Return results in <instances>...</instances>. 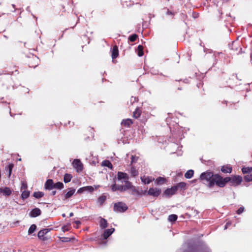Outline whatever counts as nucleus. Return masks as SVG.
<instances>
[{
    "instance_id": "1",
    "label": "nucleus",
    "mask_w": 252,
    "mask_h": 252,
    "mask_svg": "<svg viewBox=\"0 0 252 252\" xmlns=\"http://www.w3.org/2000/svg\"><path fill=\"white\" fill-rule=\"evenodd\" d=\"M183 252H210V250L203 242L190 240L184 246Z\"/></svg>"
},
{
    "instance_id": "2",
    "label": "nucleus",
    "mask_w": 252,
    "mask_h": 252,
    "mask_svg": "<svg viewBox=\"0 0 252 252\" xmlns=\"http://www.w3.org/2000/svg\"><path fill=\"white\" fill-rule=\"evenodd\" d=\"M221 177V176L219 174H214L212 172L206 171L201 174L200 179L208 182L209 188H213L215 185L220 188Z\"/></svg>"
},
{
    "instance_id": "3",
    "label": "nucleus",
    "mask_w": 252,
    "mask_h": 252,
    "mask_svg": "<svg viewBox=\"0 0 252 252\" xmlns=\"http://www.w3.org/2000/svg\"><path fill=\"white\" fill-rule=\"evenodd\" d=\"M242 182L243 178L239 175H232L230 177H225L224 178L221 176L220 188H223L225 187L227 184L235 187L240 185Z\"/></svg>"
},
{
    "instance_id": "4",
    "label": "nucleus",
    "mask_w": 252,
    "mask_h": 252,
    "mask_svg": "<svg viewBox=\"0 0 252 252\" xmlns=\"http://www.w3.org/2000/svg\"><path fill=\"white\" fill-rule=\"evenodd\" d=\"M129 193L133 196V198H136L137 197L143 195H149L157 197L160 193V190H129Z\"/></svg>"
},
{
    "instance_id": "5",
    "label": "nucleus",
    "mask_w": 252,
    "mask_h": 252,
    "mask_svg": "<svg viewBox=\"0 0 252 252\" xmlns=\"http://www.w3.org/2000/svg\"><path fill=\"white\" fill-rule=\"evenodd\" d=\"M63 188V184L62 182L54 183L53 180L48 179L45 184V189H62Z\"/></svg>"
},
{
    "instance_id": "6",
    "label": "nucleus",
    "mask_w": 252,
    "mask_h": 252,
    "mask_svg": "<svg viewBox=\"0 0 252 252\" xmlns=\"http://www.w3.org/2000/svg\"><path fill=\"white\" fill-rule=\"evenodd\" d=\"M117 179L118 180H124L126 184V189H132L133 186L131 184L128 182L129 177L126 173L119 171L117 173Z\"/></svg>"
},
{
    "instance_id": "7",
    "label": "nucleus",
    "mask_w": 252,
    "mask_h": 252,
    "mask_svg": "<svg viewBox=\"0 0 252 252\" xmlns=\"http://www.w3.org/2000/svg\"><path fill=\"white\" fill-rule=\"evenodd\" d=\"M128 209L126 204L123 202H118L114 204L113 210L116 212L123 213Z\"/></svg>"
},
{
    "instance_id": "8",
    "label": "nucleus",
    "mask_w": 252,
    "mask_h": 252,
    "mask_svg": "<svg viewBox=\"0 0 252 252\" xmlns=\"http://www.w3.org/2000/svg\"><path fill=\"white\" fill-rule=\"evenodd\" d=\"M73 166L76 169V171L81 172L83 169V165L79 159H75L73 161Z\"/></svg>"
},
{
    "instance_id": "9",
    "label": "nucleus",
    "mask_w": 252,
    "mask_h": 252,
    "mask_svg": "<svg viewBox=\"0 0 252 252\" xmlns=\"http://www.w3.org/2000/svg\"><path fill=\"white\" fill-rule=\"evenodd\" d=\"M155 181V185L156 186H162L167 184L168 182V179L163 177H158Z\"/></svg>"
},
{
    "instance_id": "10",
    "label": "nucleus",
    "mask_w": 252,
    "mask_h": 252,
    "mask_svg": "<svg viewBox=\"0 0 252 252\" xmlns=\"http://www.w3.org/2000/svg\"><path fill=\"white\" fill-rule=\"evenodd\" d=\"M50 231V229L48 228H45L42 230H40L38 234H37V237L38 238L42 240H46V237H45V235L49 232Z\"/></svg>"
},
{
    "instance_id": "11",
    "label": "nucleus",
    "mask_w": 252,
    "mask_h": 252,
    "mask_svg": "<svg viewBox=\"0 0 252 252\" xmlns=\"http://www.w3.org/2000/svg\"><path fill=\"white\" fill-rule=\"evenodd\" d=\"M141 181L144 184H149L155 180V178L152 176H143L141 177Z\"/></svg>"
},
{
    "instance_id": "12",
    "label": "nucleus",
    "mask_w": 252,
    "mask_h": 252,
    "mask_svg": "<svg viewBox=\"0 0 252 252\" xmlns=\"http://www.w3.org/2000/svg\"><path fill=\"white\" fill-rule=\"evenodd\" d=\"M220 171L225 174L231 173L232 171V167L230 165H225L221 167Z\"/></svg>"
},
{
    "instance_id": "13",
    "label": "nucleus",
    "mask_w": 252,
    "mask_h": 252,
    "mask_svg": "<svg viewBox=\"0 0 252 252\" xmlns=\"http://www.w3.org/2000/svg\"><path fill=\"white\" fill-rule=\"evenodd\" d=\"M41 211L39 208H35L32 209L30 213L31 217L35 218L40 215Z\"/></svg>"
},
{
    "instance_id": "14",
    "label": "nucleus",
    "mask_w": 252,
    "mask_h": 252,
    "mask_svg": "<svg viewBox=\"0 0 252 252\" xmlns=\"http://www.w3.org/2000/svg\"><path fill=\"white\" fill-rule=\"evenodd\" d=\"M115 229L114 228H112L110 229H108L105 230L104 231V233L102 235V237L103 239H107L114 231Z\"/></svg>"
},
{
    "instance_id": "15",
    "label": "nucleus",
    "mask_w": 252,
    "mask_h": 252,
    "mask_svg": "<svg viewBox=\"0 0 252 252\" xmlns=\"http://www.w3.org/2000/svg\"><path fill=\"white\" fill-rule=\"evenodd\" d=\"M14 167V164L12 163H8V164L7 166L5 168V171L7 173V176L8 177H10L12 169Z\"/></svg>"
},
{
    "instance_id": "16",
    "label": "nucleus",
    "mask_w": 252,
    "mask_h": 252,
    "mask_svg": "<svg viewBox=\"0 0 252 252\" xmlns=\"http://www.w3.org/2000/svg\"><path fill=\"white\" fill-rule=\"evenodd\" d=\"M119 56V50L118 47L117 45H115L113 46L112 50L111 57L113 59H115L117 58Z\"/></svg>"
},
{
    "instance_id": "17",
    "label": "nucleus",
    "mask_w": 252,
    "mask_h": 252,
    "mask_svg": "<svg viewBox=\"0 0 252 252\" xmlns=\"http://www.w3.org/2000/svg\"><path fill=\"white\" fill-rule=\"evenodd\" d=\"M132 124H133V121L130 119H127L126 120H123L121 123L122 125L123 126H125L126 127H129Z\"/></svg>"
},
{
    "instance_id": "18",
    "label": "nucleus",
    "mask_w": 252,
    "mask_h": 252,
    "mask_svg": "<svg viewBox=\"0 0 252 252\" xmlns=\"http://www.w3.org/2000/svg\"><path fill=\"white\" fill-rule=\"evenodd\" d=\"M142 112V109L139 107L136 108L133 113V117L135 119H138L140 117Z\"/></svg>"
},
{
    "instance_id": "19",
    "label": "nucleus",
    "mask_w": 252,
    "mask_h": 252,
    "mask_svg": "<svg viewBox=\"0 0 252 252\" xmlns=\"http://www.w3.org/2000/svg\"><path fill=\"white\" fill-rule=\"evenodd\" d=\"M75 190H70L69 191H68L67 193H65L62 199L63 200L64 199H67L71 197L73 194L74 193Z\"/></svg>"
},
{
    "instance_id": "20",
    "label": "nucleus",
    "mask_w": 252,
    "mask_h": 252,
    "mask_svg": "<svg viewBox=\"0 0 252 252\" xmlns=\"http://www.w3.org/2000/svg\"><path fill=\"white\" fill-rule=\"evenodd\" d=\"M101 165L103 166L108 167L110 169L113 168V165L111 162L108 160H104L101 163Z\"/></svg>"
},
{
    "instance_id": "21",
    "label": "nucleus",
    "mask_w": 252,
    "mask_h": 252,
    "mask_svg": "<svg viewBox=\"0 0 252 252\" xmlns=\"http://www.w3.org/2000/svg\"><path fill=\"white\" fill-rule=\"evenodd\" d=\"M100 227L103 229L106 228L108 226V223L106 220L104 218H101L99 222Z\"/></svg>"
},
{
    "instance_id": "22",
    "label": "nucleus",
    "mask_w": 252,
    "mask_h": 252,
    "mask_svg": "<svg viewBox=\"0 0 252 252\" xmlns=\"http://www.w3.org/2000/svg\"><path fill=\"white\" fill-rule=\"evenodd\" d=\"M186 184L184 182H180L177 184L176 186H174L171 188L170 189H178V188H180L181 189H184L186 187ZM167 189H169L167 188Z\"/></svg>"
},
{
    "instance_id": "23",
    "label": "nucleus",
    "mask_w": 252,
    "mask_h": 252,
    "mask_svg": "<svg viewBox=\"0 0 252 252\" xmlns=\"http://www.w3.org/2000/svg\"><path fill=\"white\" fill-rule=\"evenodd\" d=\"M194 174V171L193 170H189L185 174V177L187 179H190Z\"/></svg>"
},
{
    "instance_id": "24",
    "label": "nucleus",
    "mask_w": 252,
    "mask_h": 252,
    "mask_svg": "<svg viewBox=\"0 0 252 252\" xmlns=\"http://www.w3.org/2000/svg\"><path fill=\"white\" fill-rule=\"evenodd\" d=\"M130 173L132 177H136L138 175V170L133 166L130 168Z\"/></svg>"
},
{
    "instance_id": "25",
    "label": "nucleus",
    "mask_w": 252,
    "mask_h": 252,
    "mask_svg": "<svg viewBox=\"0 0 252 252\" xmlns=\"http://www.w3.org/2000/svg\"><path fill=\"white\" fill-rule=\"evenodd\" d=\"M72 175L70 174L66 173L63 177V181L64 183H67L69 182L72 179Z\"/></svg>"
},
{
    "instance_id": "26",
    "label": "nucleus",
    "mask_w": 252,
    "mask_h": 252,
    "mask_svg": "<svg viewBox=\"0 0 252 252\" xmlns=\"http://www.w3.org/2000/svg\"><path fill=\"white\" fill-rule=\"evenodd\" d=\"M137 55L139 57H141L144 55L143 46L139 45L137 47Z\"/></svg>"
},
{
    "instance_id": "27",
    "label": "nucleus",
    "mask_w": 252,
    "mask_h": 252,
    "mask_svg": "<svg viewBox=\"0 0 252 252\" xmlns=\"http://www.w3.org/2000/svg\"><path fill=\"white\" fill-rule=\"evenodd\" d=\"M44 193L43 192L36 191V192H34L33 196L37 199H39V198L42 197L44 196Z\"/></svg>"
},
{
    "instance_id": "28",
    "label": "nucleus",
    "mask_w": 252,
    "mask_h": 252,
    "mask_svg": "<svg viewBox=\"0 0 252 252\" xmlns=\"http://www.w3.org/2000/svg\"><path fill=\"white\" fill-rule=\"evenodd\" d=\"M106 196L103 194L98 198L97 201L100 204V205H102L106 200Z\"/></svg>"
},
{
    "instance_id": "29",
    "label": "nucleus",
    "mask_w": 252,
    "mask_h": 252,
    "mask_svg": "<svg viewBox=\"0 0 252 252\" xmlns=\"http://www.w3.org/2000/svg\"><path fill=\"white\" fill-rule=\"evenodd\" d=\"M11 194V190H0V195L9 196Z\"/></svg>"
},
{
    "instance_id": "30",
    "label": "nucleus",
    "mask_w": 252,
    "mask_h": 252,
    "mask_svg": "<svg viewBox=\"0 0 252 252\" xmlns=\"http://www.w3.org/2000/svg\"><path fill=\"white\" fill-rule=\"evenodd\" d=\"M30 195V191L28 190H24V191L22 192L21 194V197L23 199H25L27 198Z\"/></svg>"
},
{
    "instance_id": "31",
    "label": "nucleus",
    "mask_w": 252,
    "mask_h": 252,
    "mask_svg": "<svg viewBox=\"0 0 252 252\" xmlns=\"http://www.w3.org/2000/svg\"><path fill=\"white\" fill-rule=\"evenodd\" d=\"M242 171L243 174L250 173L252 172V167H243L242 169Z\"/></svg>"
},
{
    "instance_id": "32",
    "label": "nucleus",
    "mask_w": 252,
    "mask_h": 252,
    "mask_svg": "<svg viewBox=\"0 0 252 252\" xmlns=\"http://www.w3.org/2000/svg\"><path fill=\"white\" fill-rule=\"evenodd\" d=\"M138 38V35L136 34H133L128 37V40L130 42H134Z\"/></svg>"
},
{
    "instance_id": "33",
    "label": "nucleus",
    "mask_w": 252,
    "mask_h": 252,
    "mask_svg": "<svg viewBox=\"0 0 252 252\" xmlns=\"http://www.w3.org/2000/svg\"><path fill=\"white\" fill-rule=\"evenodd\" d=\"M177 190H165L164 194L168 196L172 195L175 194Z\"/></svg>"
},
{
    "instance_id": "34",
    "label": "nucleus",
    "mask_w": 252,
    "mask_h": 252,
    "mask_svg": "<svg viewBox=\"0 0 252 252\" xmlns=\"http://www.w3.org/2000/svg\"><path fill=\"white\" fill-rule=\"evenodd\" d=\"M178 217L176 215H170L168 216V220L171 222L175 221L177 220Z\"/></svg>"
},
{
    "instance_id": "35",
    "label": "nucleus",
    "mask_w": 252,
    "mask_h": 252,
    "mask_svg": "<svg viewBox=\"0 0 252 252\" xmlns=\"http://www.w3.org/2000/svg\"><path fill=\"white\" fill-rule=\"evenodd\" d=\"M36 229V225L35 224H32L31 225L29 230H28V233L29 234H32L34 232V231Z\"/></svg>"
},
{
    "instance_id": "36",
    "label": "nucleus",
    "mask_w": 252,
    "mask_h": 252,
    "mask_svg": "<svg viewBox=\"0 0 252 252\" xmlns=\"http://www.w3.org/2000/svg\"><path fill=\"white\" fill-rule=\"evenodd\" d=\"M244 180L247 182L252 181V174L246 175L244 177Z\"/></svg>"
},
{
    "instance_id": "37",
    "label": "nucleus",
    "mask_w": 252,
    "mask_h": 252,
    "mask_svg": "<svg viewBox=\"0 0 252 252\" xmlns=\"http://www.w3.org/2000/svg\"><path fill=\"white\" fill-rule=\"evenodd\" d=\"M138 159V157L132 155L131 158V163H130L131 164H133V163L136 162Z\"/></svg>"
},
{
    "instance_id": "38",
    "label": "nucleus",
    "mask_w": 252,
    "mask_h": 252,
    "mask_svg": "<svg viewBox=\"0 0 252 252\" xmlns=\"http://www.w3.org/2000/svg\"><path fill=\"white\" fill-rule=\"evenodd\" d=\"M28 188L27 183L25 181L22 182V186L20 189H27Z\"/></svg>"
},
{
    "instance_id": "39",
    "label": "nucleus",
    "mask_w": 252,
    "mask_h": 252,
    "mask_svg": "<svg viewBox=\"0 0 252 252\" xmlns=\"http://www.w3.org/2000/svg\"><path fill=\"white\" fill-rule=\"evenodd\" d=\"M245 208L244 207H240L237 211V214H241L244 211Z\"/></svg>"
},
{
    "instance_id": "40",
    "label": "nucleus",
    "mask_w": 252,
    "mask_h": 252,
    "mask_svg": "<svg viewBox=\"0 0 252 252\" xmlns=\"http://www.w3.org/2000/svg\"><path fill=\"white\" fill-rule=\"evenodd\" d=\"M79 189H94L93 187L92 186H87L85 187L80 188Z\"/></svg>"
},
{
    "instance_id": "41",
    "label": "nucleus",
    "mask_w": 252,
    "mask_h": 252,
    "mask_svg": "<svg viewBox=\"0 0 252 252\" xmlns=\"http://www.w3.org/2000/svg\"><path fill=\"white\" fill-rule=\"evenodd\" d=\"M62 230H63V232L67 231H68V228H67V226H65V225H64V226H63L62 227Z\"/></svg>"
},
{
    "instance_id": "42",
    "label": "nucleus",
    "mask_w": 252,
    "mask_h": 252,
    "mask_svg": "<svg viewBox=\"0 0 252 252\" xmlns=\"http://www.w3.org/2000/svg\"><path fill=\"white\" fill-rule=\"evenodd\" d=\"M67 124L69 125H70V126H73L74 125V122H72L71 124L70 121H68Z\"/></svg>"
},
{
    "instance_id": "43",
    "label": "nucleus",
    "mask_w": 252,
    "mask_h": 252,
    "mask_svg": "<svg viewBox=\"0 0 252 252\" xmlns=\"http://www.w3.org/2000/svg\"><path fill=\"white\" fill-rule=\"evenodd\" d=\"M85 190H77V193L78 194H81L83 192V191Z\"/></svg>"
},
{
    "instance_id": "44",
    "label": "nucleus",
    "mask_w": 252,
    "mask_h": 252,
    "mask_svg": "<svg viewBox=\"0 0 252 252\" xmlns=\"http://www.w3.org/2000/svg\"><path fill=\"white\" fill-rule=\"evenodd\" d=\"M63 240L62 241H63V242H67L68 241V238L63 237Z\"/></svg>"
},
{
    "instance_id": "45",
    "label": "nucleus",
    "mask_w": 252,
    "mask_h": 252,
    "mask_svg": "<svg viewBox=\"0 0 252 252\" xmlns=\"http://www.w3.org/2000/svg\"><path fill=\"white\" fill-rule=\"evenodd\" d=\"M75 223H76L77 224H80L81 223L80 221H79V220H76L75 221Z\"/></svg>"
},
{
    "instance_id": "46",
    "label": "nucleus",
    "mask_w": 252,
    "mask_h": 252,
    "mask_svg": "<svg viewBox=\"0 0 252 252\" xmlns=\"http://www.w3.org/2000/svg\"><path fill=\"white\" fill-rule=\"evenodd\" d=\"M56 190H54V191H52V194L53 195H54L56 194Z\"/></svg>"
},
{
    "instance_id": "47",
    "label": "nucleus",
    "mask_w": 252,
    "mask_h": 252,
    "mask_svg": "<svg viewBox=\"0 0 252 252\" xmlns=\"http://www.w3.org/2000/svg\"><path fill=\"white\" fill-rule=\"evenodd\" d=\"M73 216V213L72 212H71L70 214H69V217H71Z\"/></svg>"
},
{
    "instance_id": "48",
    "label": "nucleus",
    "mask_w": 252,
    "mask_h": 252,
    "mask_svg": "<svg viewBox=\"0 0 252 252\" xmlns=\"http://www.w3.org/2000/svg\"><path fill=\"white\" fill-rule=\"evenodd\" d=\"M4 189H9L8 188L6 187Z\"/></svg>"
},
{
    "instance_id": "49",
    "label": "nucleus",
    "mask_w": 252,
    "mask_h": 252,
    "mask_svg": "<svg viewBox=\"0 0 252 252\" xmlns=\"http://www.w3.org/2000/svg\"><path fill=\"white\" fill-rule=\"evenodd\" d=\"M91 192H92V191H93L94 190L93 189H92V190H89Z\"/></svg>"
},
{
    "instance_id": "50",
    "label": "nucleus",
    "mask_w": 252,
    "mask_h": 252,
    "mask_svg": "<svg viewBox=\"0 0 252 252\" xmlns=\"http://www.w3.org/2000/svg\"><path fill=\"white\" fill-rule=\"evenodd\" d=\"M63 217H65V214H63Z\"/></svg>"
},
{
    "instance_id": "51",
    "label": "nucleus",
    "mask_w": 252,
    "mask_h": 252,
    "mask_svg": "<svg viewBox=\"0 0 252 252\" xmlns=\"http://www.w3.org/2000/svg\"><path fill=\"white\" fill-rule=\"evenodd\" d=\"M115 186V185L113 186V188H112V189H114V187Z\"/></svg>"
}]
</instances>
